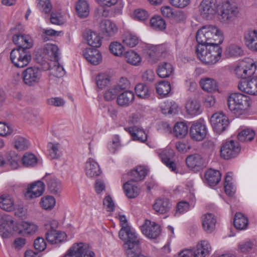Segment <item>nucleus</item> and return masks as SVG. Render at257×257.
<instances>
[{
  "label": "nucleus",
  "mask_w": 257,
  "mask_h": 257,
  "mask_svg": "<svg viewBox=\"0 0 257 257\" xmlns=\"http://www.w3.org/2000/svg\"><path fill=\"white\" fill-rule=\"evenodd\" d=\"M173 67L172 65L168 62L160 63L158 67L157 72L158 76L161 78H167L173 74Z\"/></svg>",
  "instance_id": "2f4dec72"
},
{
  "label": "nucleus",
  "mask_w": 257,
  "mask_h": 257,
  "mask_svg": "<svg viewBox=\"0 0 257 257\" xmlns=\"http://www.w3.org/2000/svg\"><path fill=\"white\" fill-rule=\"evenodd\" d=\"M198 45H214L223 41L222 32L214 26H205L199 29L196 35Z\"/></svg>",
  "instance_id": "f257e3e1"
},
{
  "label": "nucleus",
  "mask_w": 257,
  "mask_h": 257,
  "mask_svg": "<svg viewBox=\"0 0 257 257\" xmlns=\"http://www.w3.org/2000/svg\"><path fill=\"white\" fill-rule=\"evenodd\" d=\"M211 247L206 240H202L199 242L195 248L191 249L194 257H205L209 254Z\"/></svg>",
  "instance_id": "393cba45"
},
{
  "label": "nucleus",
  "mask_w": 257,
  "mask_h": 257,
  "mask_svg": "<svg viewBox=\"0 0 257 257\" xmlns=\"http://www.w3.org/2000/svg\"><path fill=\"white\" fill-rule=\"evenodd\" d=\"M50 229L46 233L47 240L51 244H56L61 242L65 238L66 234L64 232H58L52 228L50 225Z\"/></svg>",
  "instance_id": "cd10ccee"
},
{
  "label": "nucleus",
  "mask_w": 257,
  "mask_h": 257,
  "mask_svg": "<svg viewBox=\"0 0 257 257\" xmlns=\"http://www.w3.org/2000/svg\"><path fill=\"white\" fill-rule=\"evenodd\" d=\"M205 178L207 184L210 186L213 187L219 183L221 175L219 171L210 169L205 173Z\"/></svg>",
  "instance_id": "c85d7f7f"
},
{
  "label": "nucleus",
  "mask_w": 257,
  "mask_h": 257,
  "mask_svg": "<svg viewBox=\"0 0 257 257\" xmlns=\"http://www.w3.org/2000/svg\"><path fill=\"white\" fill-rule=\"evenodd\" d=\"M118 93H119V92L117 88L113 86L105 91L104 94V97L106 100L110 101L116 97Z\"/></svg>",
  "instance_id": "774afa93"
},
{
  "label": "nucleus",
  "mask_w": 257,
  "mask_h": 257,
  "mask_svg": "<svg viewBox=\"0 0 257 257\" xmlns=\"http://www.w3.org/2000/svg\"><path fill=\"white\" fill-rule=\"evenodd\" d=\"M248 219L240 212L235 214L234 218V225L235 227L239 230L244 229L248 225Z\"/></svg>",
  "instance_id": "c9c22d12"
},
{
  "label": "nucleus",
  "mask_w": 257,
  "mask_h": 257,
  "mask_svg": "<svg viewBox=\"0 0 257 257\" xmlns=\"http://www.w3.org/2000/svg\"><path fill=\"white\" fill-rule=\"evenodd\" d=\"M202 226L204 230L208 232H212L215 228L216 224V219L213 214L207 213L202 217Z\"/></svg>",
  "instance_id": "c756f323"
},
{
  "label": "nucleus",
  "mask_w": 257,
  "mask_h": 257,
  "mask_svg": "<svg viewBox=\"0 0 257 257\" xmlns=\"http://www.w3.org/2000/svg\"><path fill=\"white\" fill-rule=\"evenodd\" d=\"M196 52L199 59L204 63L215 64L220 59L222 49L219 44L214 45H197Z\"/></svg>",
  "instance_id": "f03ea898"
},
{
  "label": "nucleus",
  "mask_w": 257,
  "mask_h": 257,
  "mask_svg": "<svg viewBox=\"0 0 257 257\" xmlns=\"http://www.w3.org/2000/svg\"><path fill=\"white\" fill-rule=\"evenodd\" d=\"M128 130L134 140H138L141 142H145L147 140V135L144 131H138L137 133H135L133 129L131 128H129Z\"/></svg>",
  "instance_id": "680f3d73"
},
{
  "label": "nucleus",
  "mask_w": 257,
  "mask_h": 257,
  "mask_svg": "<svg viewBox=\"0 0 257 257\" xmlns=\"http://www.w3.org/2000/svg\"><path fill=\"white\" fill-rule=\"evenodd\" d=\"M243 38L245 45L250 50L257 51V30L252 29L246 30Z\"/></svg>",
  "instance_id": "aec40b11"
},
{
  "label": "nucleus",
  "mask_w": 257,
  "mask_h": 257,
  "mask_svg": "<svg viewBox=\"0 0 257 257\" xmlns=\"http://www.w3.org/2000/svg\"><path fill=\"white\" fill-rule=\"evenodd\" d=\"M48 148L52 159H58L62 155L60 145L58 143H49Z\"/></svg>",
  "instance_id": "a19ab883"
},
{
  "label": "nucleus",
  "mask_w": 257,
  "mask_h": 257,
  "mask_svg": "<svg viewBox=\"0 0 257 257\" xmlns=\"http://www.w3.org/2000/svg\"><path fill=\"white\" fill-rule=\"evenodd\" d=\"M119 220L121 228L119 232V238L124 241L123 246L130 247L132 243L135 245V248H138V236L135 231L128 226L127 220L124 215H120Z\"/></svg>",
  "instance_id": "20e7f679"
},
{
  "label": "nucleus",
  "mask_w": 257,
  "mask_h": 257,
  "mask_svg": "<svg viewBox=\"0 0 257 257\" xmlns=\"http://www.w3.org/2000/svg\"><path fill=\"white\" fill-rule=\"evenodd\" d=\"M22 162L26 167H33L37 163L36 157L32 153H26L23 157Z\"/></svg>",
  "instance_id": "603ef678"
},
{
  "label": "nucleus",
  "mask_w": 257,
  "mask_h": 257,
  "mask_svg": "<svg viewBox=\"0 0 257 257\" xmlns=\"http://www.w3.org/2000/svg\"><path fill=\"white\" fill-rule=\"evenodd\" d=\"M45 185L43 182L38 181L34 182L28 187L25 193L27 199H32L41 196L44 191Z\"/></svg>",
  "instance_id": "dca6fc26"
},
{
  "label": "nucleus",
  "mask_w": 257,
  "mask_h": 257,
  "mask_svg": "<svg viewBox=\"0 0 257 257\" xmlns=\"http://www.w3.org/2000/svg\"><path fill=\"white\" fill-rule=\"evenodd\" d=\"M132 182V179L126 182L123 185V189L127 197L134 198L139 195L140 189L138 186L131 184Z\"/></svg>",
  "instance_id": "f704fd0d"
},
{
  "label": "nucleus",
  "mask_w": 257,
  "mask_h": 257,
  "mask_svg": "<svg viewBox=\"0 0 257 257\" xmlns=\"http://www.w3.org/2000/svg\"><path fill=\"white\" fill-rule=\"evenodd\" d=\"M135 92L140 98H146L150 96L148 87L143 83L138 84L136 86Z\"/></svg>",
  "instance_id": "8fccbe9b"
},
{
  "label": "nucleus",
  "mask_w": 257,
  "mask_h": 257,
  "mask_svg": "<svg viewBox=\"0 0 257 257\" xmlns=\"http://www.w3.org/2000/svg\"><path fill=\"white\" fill-rule=\"evenodd\" d=\"M43 180L46 182L49 191L54 195H59L62 190V186L60 181L56 177L50 175H46Z\"/></svg>",
  "instance_id": "6ab92c4d"
},
{
  "label": "nucleus",
  "mask_w": 257,
  "mask_h": 257,
  "mask_svg": "<svg viewBox=\"0 0 257 257\" xmlns=\"http://www.w3.org/2000/svg\"><path fill=\"white\" fill-rule=\"evenodd\" d=\"M55 203L54 197L51 196L42 197L40 202L41 206L45 210H51L54 208Z\"/></svg>",
  "instance_id": "09e8293b"
},
{
  "label": "nucleus",
  "mask_w": 257,
  "mask_h": 257,
  "mask_svg": "<svg viewBox=\"0 0 257 257\" xmlns=\"http://www.w3.org/2000/svg\"><path fill=\"white\" fill-rule=\"evenodd\" d=\"M37 6L39 10L45 14L50 13L52 10V5L49 0H38Z\"/></svg>",
  "instance_id": "13d9d810"
},
{
  "label": "nucleus",
  "mask_w": 257,
  "mask_h": 257,
  "mask_svg": "<svg viewBox=\"0 0 257 257\" xmlns=\"http://www.w3.org/2000/svg\"><path fill=\"white\" fill-rule=\"evenodd\" d=\"M189 134L192 140L196 141H202L207 135L206 125L201 120L193 122L190 128Z\"/></svg>",
  "instance_id": "ddd939ff"
},
{
  "label": "nucleus",
  "mask_w": 257,
  "mask_h": 257,
  "mask_svg": "<svg viewBox=\"0 0 257 257\" xmlns=\"http://www.w3.org/2000/svg\"><path fill=\"white\" fill-rule=\"evenodd\" d=\"M116 88H117V90L119 92L120 91L122 90H126L130 88L131 87V84L129 81V80L124 77H121L119 82L118 83L114 85Z\"/></svg>",
  "instance_id": "e2e57ef3"
},
{
  "label": "nucleus",
  "mask_w": 257,
  "mask_h": 257,
  "mask_svg": "<svg viewBox=\"0 0 257 257\" xmlns=\"http://www.w3.org/2000/svg\"><path fill=\"white\" fill-rule=\"evenodd\" d=\"M171 207V204L167 199H157L153 205V209L156 212L160 214L168 212Z\"/></svg>",
  "instance_id": "7c9ffc66"
},
{
  "label": "nucleus",
  "mask_w": 257,
  "mask_h": 257,
  "mask_svg": "<svg viewBox=\"0 0 257 257\" xmlns=\"http://www.w3.org/2000/svg\"><path fill=\"white\" fill-rule=\"evenodd\" d=\"M141 230L144 235L150 238H156L161 232L159 225L148 220H146L141 226Z\"/></svg>",
  "instance_id": "2eb2a0df"
},
{
  "label": "nucleus",
  "mask_w": 257,
  "mask_h": 257,
  "mask_svg": "<svg viewBox=\"0 0 257 257\" xmlns=\"http://www.w3.org/2000/svg\"><path fill=\"white\" fill-rule=\"evenodd\" d=\"M204 159L198 154H194L189 156L186 159V163L188 167L195 170H198L204 166Z\"/></svg>",
  "instance_id": "b1692460"
},
{
  "label": "nucleus",
  "mask_w": 257,
  "mask_h": 257,
  "mask_svg": "<svg viewBox=\"0 0 257 257\" xmlns=\"http://www.w3.org/2000/svg\"><path fill=\"white\" fill-rule=\"evenodd\" d=\"M188 131V127L184 122H177L174 126V134L178 138L184 137L187 134Z\"/></svg>",
  "instance_id": "37998d69"
},
{
  "label": "nucleus",
  "mask_w": 257,
  "mask_h": 257,
  "mask_svg": "<svg viewBox=\"0 0 257 257\" xmlns=\"http://www.w3.org/2000/svg\"><path fill=\"white\" fill-rule=\"evenodd\" d=\"M95 257V253L82 242L74 243L64 257Z\"/></svg>",
  "instance_id": "1a4fd4ad"
},
{
  "label": "nucleus",
  "mask_w": 257,
  "mask_h": 257,
  "mask_svg": "<svg viewBox=\"0 0 257 257\" xmlns=\"http://www.w3.org/2000/svg\"><path fill=\"white\" fill-rule=\"evenodd\" d=\"M135 94L132 91L126 90L118 95L116 102L118 105L127 107L133 103Z\"/></svg>",
  "instance_id": "bb28decb"
},
{
  "label": "nucleus",
  "mask_w": 257,
  "mask_h": 257,
  "mask_svg": "<svg viewBox=\"0 0 257 257\" xmlns=\"http://www.w3.org/2000/svg\"><path fill=\"white\" fill-rule=\"evenodd\" d=\"M202 89L207 92H211L217 89V83L214 79L205 78L201 79L200 81Z\"/></svg>",
  "instance_id": "ea45409f"
},
{
  "label": "nucleus",
  "mask_w": 257,
  "mask_h": 257,
  "mask_svg": "<svg viewBox=\"0 0 257 257\" xmlns=\"http://www.w3.org/2000/svg\"><path fill=\"white\" fill-rule=\"evenodd\" d=\"M216 0H202L199 6L200 15L206 20L212 19L217 11Z\"/></svg>",
  "instance_id": "9d476101"
},
{
  "label": "nucleus",
  "mask_w": 257,
  "mask_h": 257,
  "mask_svg": "<svg viewBox=\"0 0 257 257\" xmlns=\"http://www.w3.org/2000/svg\"><path fill=\"white\" fill-rule=\"evenodd\" d=\"M126 61L133 65H139L141 62V58L139 54L134 51H127L125 54Z\"/></svg>",
  "instance_id": "49530a36"
},
{
  "label": "nucleus",
  "mask_w": 257,
  "mask_h": 257,
  "mask_svg": "<svg viewBox=\"0 0 257 257\" xmlns=\"http://www.w3.org/2000/svg\"><path fill=\"white\" fill-rule=\"evenodd\" d=\"M186 108L191 115H196L200 113V104L195 99H190L186 104Z\"/></svg>",
  "instance_id": "a18cd8bd"
},
{
  "label": "nucleus",
  "mask_w": 257,
  "mask_h": 257,
  "mask_svg": "<svg viewBox=\"0 0 257 257\" xmlns=\"http://www.w3.org/2000/svg\"><path fill=\"white\" fill-rule=\"evenodd\" d=\"M148 173L147 169L143 166L137 167L135 170L131 171L132 176V181L133 182H138L143 180Z\"/></svg>",
  "instance_id": "4c0bfd02"
},
{
  "label": "nucleus",
  "mask_w": 257,
  "mask_h": 257,
  "mask_svg": "<svg viewBox=\"0 0 257 257\" xmlns=\"http://www.w3.org/2000/svg\"><path fill=\"white\" fill-rule=\"evenodd\" d=\"M13 132L12 126L5 122L0 121V136H7Z\"/></svg>",
  "instance_id": "052dcab7"
},
{
  "label": "nucleus",
  "mask_w": 257,
  "mask_h": 257,
  "mask_svg": "<svg viewBox=\"0 0 257 257\" xmlns=\"http://www.w3.org/2000/svg\"><path fill=\"white\" fill-rule=\"evenodd\" d=\"M239 13V10L237 5L234 3L227 1L223 3L221 14L219 19L223 23L229 24L238 16Z\"/></svg>",
  "instance_id": "423d86ee"
},
{
  "label": "nucleus",
  "mask_w": 257,
  "mask_h": 257,
  "mask_svg": "<svg viewBox=\"0 0 257 257\" xmlns=\"http://www.w3.org/2000/svg\"><path fill=\"white\" fill-rule=\"evenodd\" d=\"M161 12L162 15L168 18H175L177 16L181 17V19H184V14L182 12H177L174 13L170 7L165 6L161 8Z\"/></svg>",
  "instance_id": "3c124183"
},
{
  "label": "nucleus",
  "mask_w": 257,
  "mask_h": 257,
  "mask_svg": "<svg viewBox=\"0 0 257 257\" xmlns=\"http://www.w3.org/2000/svg\"><path fill=\"white\" fill-rule=\"evenodd\" d=\"M227 102L229 109L237 116L244 113L249 105L247 97L240 93L231 94Z\"/></svg>",
  "instance_id": "7ed1b4c3"
},
{
  "label": "nucleus",
  "mask_w": 257,
  "mask_h": 257,
  "mask_svg": "<svg viewBox=\"0 0 257 257\" xmlns=\"http://www.w3.org/2000/svg\"><path fill=\"white\" fill-rule=\"evenodd\" d=\"M138 248H135V245L132 243V245L130 246V247H125L123 246L125 251V253L127 257H146L144 255L141 254V248L140 247V243L139 239L138 238Z\"/></svg>",
  "instance_id": "58836bf2"
},
{
  "label": "nucleus",
  "mask_w": 257,
  "mask_h": 257,
  "mask_svg": "<svg viewBox=\"0 0 257 257\" xmlns=\"http://www.w3.org/2000/svg\"><path fill=\"white\" fill-rule=\"evenodd\" d=\"M255 136V134L253 130L246 128L240 132L238 134L237 138L242 142H250L254 139Z\"/></svg>",
  "instance_id": "79ce46f5"
},
{
  "label": "nucleus",
  "mask_w": 257,
  "mask_h": 257,
  "mask_svg": "<svg viewBox=\"0 0 257 257\" xmlns=\"http://www.w3.org/2000/svg\"><path fill=\"white\" fill-rule=\"evenodd\" d=\"M21 158L20 156L17 155L15 152H10L7 156V163L9 164L13 169H16L18 167L19 162Z\"/></svg>",
  "instance_id": "864d4df0"
},
{
  "label": "nucleus",
  "mask_w": 257,
  "mask_h": 257,
  "mask_svg": "<svg viewBox=\"0 0 257 257\" xmlns=\"http://www.w3.org/2000/svg\"><path fill=\"white\" fill-rule=\"evenodd\" d=\"M156 91L162 97L166 96L171 91V85L168 81H163L156 85Z\"/></svg>",
  "instance_id": "c03bdc74"
},
{
  "label": "nucleus",
  "mask_w": 257,
  "mask_h": 257,
  "mask_svg": "<svg viewBox=\"0 0 257 257\" xmlns=\"http://www.w3.org/2000/svg\"><path fill=\"white\" fill-rule=\"evenodd\" d=\"M0 208L6 211H11L15 208L13 198L9 194H3L0 197Z\"/></svg>",
  "instance_id": "473e14b6"
},
{
  "label": "nucleus",
  "mask_w": 257,
  "mask_h": 257,
  "mask_svg": "<svg viewBox=\"0 0 257 257\" xmlns=\"http://www.w3.org/2000/svg\"><path fill=\"white\" fill-rule=\"evenodd\" d=\"M109 50L114 55L120 56L124 52L123 46L119 43L114 42L111 43L109 45Z\"/></svg>",
  "instance_id": "4d7b16f0"
},
{
  "label": "nucleus",
  "mask_w": 257,
  "mask_h": 257,
  "mask_svg": "<svg viewBox=\"0 0 257 257\" xmlns=\"http://www.w3.org/2000/svg\"><path fill=\"white\" fill-rule=\"evenodd\" d=\"M116 25L109 20H102L99 24V31L105 38L113 37L117 32Z\"/></svg>",
  "instance_id": "a211bd4d"
},
{
  "label": "nucleus",
  "mask_w": 257,
  "mask_h": 257,
  "mask_svg": "<svg viewBox=\"0 0 257 257\" xmlns=\"http://www.w3.org/2000/svg\"><path fill=\"white\" fill-rule=\"evenodd\" d=\"M85 172L87 177L93 178L100 175L101 171L98 163L93 159L89 158L85 163Z\"/></svg>",
  "instance_id": "4be33fe9"
},
{
  "label": "nucleus",
  "mask_w": 257,
  "mask_h": 257,
  "mask_svg": "<svg viewBox=\"0 0 257 257\" xmlns=\"http://www.w3.org/2000/svg\"><path fill=\"white\" fill-rule=\"evenodd\" d=\"M96 81L98 87L100 89H103L108 84L109 78L107 75L99 74L97 76Z\"/></svg>",
  "instance_id": "bf43d9fd"
},
{
  "label": "nucleus",
  "mask_w": 257,
  "mask_h": 257,
  "mask_svg": "<svg viewBox=\"0 0 257 257\" xmlns=\"http://www.w3.org/2000/svg\"><path fill=\"white\" fill-rule=\"evenodd\" d=\"M160 107L163 114H171L177 113L178 105L174 101H165L161 104Z\"/></svg>",
  "instance_id": "72a5a7b5"
},
{
  "label": "nucleus",
  "mask_w": 257,
  "mask_h": 257,
  "mask_svg": "<svg viewBox=\"0 0 257 257\" xmlns=\"http://www.w3.org/2000/svg\"><path fill=\"white\" fill-rule=\"evenodd\" d=\"M83 37L89 45L98 48L101 45V39L99 35L91 30H86L83 33Z\"/></svg>",
  "instance_id": "a878e982"
},
{
  "label": "nucleus",
  "mask_w": 257,
  "mask_h": 257,
  "mask_svg": "<svg viewBox=\"0 0 257 257\" xmlns=\"http://www.w3.org/2000/svg\"><path fill=\"white\" fill-rule=\"evenodd\" d=\"M83 56L87 61L95 65L99 64L102 60L100 52L96 49H86L83 52Z\"/></svg>",
  "instance_id": "5701e85b"
},
{
  "label": "nucleus",
  "mask_w": 257,
  "mask_h": 257,
  "mask_svg": "<svg viewBox=\"0 0 257 257\" xmlns=\"http://www.w3.org/2000/svg\"><path fill=\"white\" fill-rule=\"evenodd\" d=\"M138 38L130 33H126L123 40V42L130 47H134L138 43Z\"/></svg>",
  "instance_id": "6e6d98bb"
},
{
  "label": "nucleus",
  "mask_w": 257,
  "mask_h": 257,
  "mask_svg": "<svg viewBox=\"0 0 257 257\" xmlns=\"http://www.w3.org/2000/svg\"><path fill=\"white\" fill-rule=\"evenodd\" d=\"M13 41L18 46L17 48H21L29 50L33 45V40L29 35H15L13 37Z\"/></svg>",
  "instance_id": "412c9836"
},
{
  "label": "nucleus",
  "mask_w": 257,
  "mask_h": 257,
  "mask_svg": "<svg viewBox=\"0 0 257 257\" xmlns=\"http://www.w3.org/2000/svg\"><path fill=\"white\" fill-rule=\"evenodd\" d=\"M59 49L58 47L52 44H46L44 47V53L54 57L56 64L51 69L52 74L56 77H61L64 75L65 72L62 67L58 63Z\"/></svg>",
  "instance_id": "0eeeda50"
},
{
  "label": "nucleus",
  "mask_w": 257,
  "mask_h": 257,
  "mask_svg": "<svg viewBox=\"0 0 257 257\" xmlns=\"http://www.w3.org/2000/svg\"><path fill=\"white\" fill-rule=\"evenodd\" d=\"M238 89L248 94L257 95V77L241 80L238 85Z\"/></svg>",
  "instance_id": "4468645a"
},
{
  "label": "nucleus",
  "mask_w": 257,
  "mask_h": 257,
  "mask_svg": "<svg viewBox=\"0 0 257 257\" xmlns=\"http://www.w3.org/2000/svg\"><path fill=\"white\" fill-rule=\"evenodd\" d=\"M34 247L38 252L43 251L46 247V243L43 237H38L34 242Z\"/></svg>",
  "instance_id": "69168bd1"
},
{
  "label": "nucleus",
  "mask_w": 257,
  "mask_h": 257,
  "mask_svg": "<svg viewBox=\"0 0 257 257\" xmlns=\"http://www.w3.org/2000/svg\"><path fill=\"white\" fill-rule=\"evenodd\" d=\"M255 71V65L250 62L240 63L235 69V72L238 77L245 79L252 75Z\"/></svg>",
  "instance_id": "f3484780"
},
{
  "label": "nucleus",
  "mask_w": 257,
  "mask_h": 257,
  "mask_svg": "<svg viewBox=\"0 0 257 257\" xmlns=\"http://www.w3.org/2000/svg\"><path fill=\"white\" fill-rule=\"evenodd\" d=\"M134 15L136 19L144 21L147 20L149 17V14L146 10L144 9H137L135 11Z\"/></svg>",
  "instance_id": "0e129e2a"
},
{
  "label": "nucleus",
  "mask_w": 257,
  "mask_h": 257,
  "mask_svg": "<svg viewBox=\"0 0 257 257\" xmlns=\"http://www.w3.org/2000/svg\"><path fill=\"white\" fill-rule=\"evenodd\" d=\"M151 26L154 29L163 30L166 28V23L163 18L160 16H155L150 20Z\"/></svg>",
  "instance_id": "de8ad7c7"
},
{
  "label": "nucleus",
  "mask_w": 257,
  "mask_h": 257,
  "mask_svg": "<svg viewBox=\"0 0 257 257\" xmlns=\"http://www.w3.org/2000/svg\"><path fill=\"white\" fill-rule=\"evenodd\" d=\"M10 59L12 63L17 68H23L30 62L32 56L31 52L27 49L16 48L10 53Z\"/></svg>",
  "instance_id": "39448f33"
},
{
  "label": "nucleus",
  "mask_w": 257,
  "mask_h": 257,
  "mask_svg": "<svg viewBox=\"0 0 257 257\" xmlns=\"http://www.w3.org/2000/svg\"><path fill=\"white\" fill-rule=\"evenodd\" d=\"M240 147L237 142L231 140L225 142L220 149L221 158L228 160L235 157L240 152Z\"/></svg>",
  "instance_id": "9b49d317"
},
{
  "label": "nucleus",
  "mask_w": 257,
  "mask_h": 257,
  "mask_svg": "<svg viewBox=\"0 0 257 257\" xmlns=\"http://www.w3.org/2000/svg\"><path fill=\"white\" fill-rule=\"evenodd\" d=\"M210 122L214 131L219 134L226 129L229 124V120L222 112H216L211 117Z\"/></svg>",
  "instance_id": "f8f14e48"
},
{
  "label": "nucleus",
  "mask_w": 257,
  "mask_h": 257,
  "mask_svg": "<svg viewBox=\"0 0 257 257\" xmlns=\"http://www.w3.org/2000/svg\"><path fill=\"white\" fill-rule=\"evenodd\" d=\"M78 15L81 18H86L89 15V8L85 0H79L76 6Z\"/></svg>",
  "instance_id": "e433bc0d"
},
{
  "label": "nucleus",
  "mask_w": 257,
  "mask_h": 257,
  "mask_svg": "<svg viewBox=\"0 0 257 257\" xmlns=\"http://www.w3.org/2000/svg\"><path fill=\"white\" fill-rule=\"evenodd\" d=\"M42 77L40 70L36 67H30L23 71L22 78L24 83L28 86H33L38 84Z\"/></svg>",
  "instance_id": "6e6552de"
},
{
  "label": "nucleus",
  "mask_w": 257,
  "mask_h": 257,
  "mask_svg": "<svg viewBox=\"0 0 257 257\" xmlns=\"http://www.w3.org/2000/svg\"><path fill=\"white\" fill-rule=\"evenodd\" d=\"M14 146L18 150L23 151L29 148V143L24 138L18 137L15 139Z\"/></svg>",
  "instance_id": "5fc2aeb1"
},
{
  "label": "nucleus",
  "mask_w": 257,
  "mask_h": 257,
  "mask_svg": "<svg viewBox=\"0 0 257 257\" xmlns=\"http://www.w3.org/2000/svg\"><path fill=\"white\" fill-rule=\"evenodd\" d=\"M21 226L28 234L34 233L38 229L36 225L28 222H22L21 224Z\"/></svg>",
  "instance_id": "338daca9"
}]
</instances>
